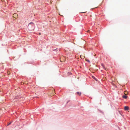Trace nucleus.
I'll return each instance as SVG.
<instances>
[{"label":"nucleus","mask_w":130,"mask_h":130,"mask_svg":"<svg viewBox=\"0 0 130 130\" xmlns=\"http://www.w3.org/2000/svg\"><path fill=\"white\" fill-rule=\"evenodd\" d=\"M28 28L30 30L34 29V23L32 22L29 23L28 25Z\"/></svg>","instance_id":"obj_1"},{"label":"nucleus","mask_w":130,"mask_h":130,"mask_svg":"<svg viewBox=\"0 0 130 130\" xmlns=\"http://www.w3.org/2000/svg\"><path fill=\"white\" fill-rule=\"evenodd\" d=\"M10 73V72H8V74H9Z\"/></svg>","instance_id":"obj_9"},{"label":"nucleus","mask_w":130,"mask_h":130,"mask_svg":"<svg viewBox=\"0 0 130 130\" xmlns=\"http://www.w3.org/2000/svg\"><path fill=\"white\" fill-rule=\"evenodd\" d=\"M13 17H14L16 18L18 17L17 14L16 13H14L13 15Z\"/></svg>","instance_id":"obj_2"},{"label":"nucleus","mask_w":130,"mask_h":130,"mask_svg":"<svg viewBox=\"0 0 130 130\" xmlns=\"http://www.w3.org/2000/svg\"><path fill=\"white\" fill-rule=\"evenodd\" d=\"M86 61H88V62H90V61L89 60H86Z\"/></svg>","instance_id":"obj_8"},{"label":"nucleus","mask_w":130,"mask_h":130,"mask_svg":"<svg viewBox=\"0 0 130 130\" xmlns=\"http://www.w3.org/2000/svg\"><path fill=\"white\" fill-rule=\"evenodd\" d=\"M128 92L126 91H125L124 92V93L125 95H126L127 94H128Z\"/></svg>","instance_id":"obj_5"},{"label":"nucleus","mask_w":130,"mask_h":130,"mask_svg":"<svg viewBox=\"0 0 130 130\" xmlns=\"http://www.w3.org/2000/svg\"><path fill=\"white\" fill-rule=\"evenodd\" d=\"M11 123H9V124L7 125V126H8V125H9Z\"/></svg>","instance_id":"obj_11"},{"label":"nucleus","mask_w":130,"mask_h":130,"mask_svg":"<svg viewBox=\"0 0 130 130\" xmlns=\"http://www.w3.org/2000/svg\"><path fill=\"white\" fill-rule=\"evenodd\" d=\"M4 0H1L2 1H3Z\"/></svg>","instance_id":"obj_12"},{"label":"nucleus","mask_w":130,"mask_h":130,"mask_svg":"<svg viewBox=\"0 0 130 130\" xmlns=\"http://www.w3.org/2000/svg\"><path fill=\"white\" fill-rule=\"evenodd\" d=\"M62 58H65L63 57H61L60 58V59H62Z\"/></svg>","instance_id":"obj_10"},{"label":"nucleus","mask_w":130,"mask_h":130,"mask_svg":"<svg viewBox=\"0 0 130 130\" xmlns=\"http://www.w3.org/2000/svg\"><path fill=\"white\" fill-rule=\"evenodd\" d=\"M127 97V96L126 95H124L122 96L123 98L125 99H126Z\"/></svg>","instance_id":"obj_4"},{"label":"nucleus","mask_w":130,"mask_h":130,"mask_svg":"<svg viewBox=\"0 0 130 130\" xmlns=\"http://www.w3.org/2000/svg\"><path fill=\"white\" fill-rule=\"evenodd\" d=\"M77 93L79 95H80L81 94V93L80 92H77Z\"/></svg>","instance_id":"obj_6"},{"label":"nucleus","mask_w":130,"mask_h":130,"mask_svg":"<svg viewBox=\"0 0 130 130\" xmlns=\"http://www.w3.org/2000/svg\"><path fill=\"white\" fill-rule=\"evenodd\" d=\"M124 109L125 110H128V107L127 106L124 107Z\"/></svg>","instance_id":"obj_3"},{"label":"nucleus","mask_w":130,"mask_h":130,"mask_svg":"<svg viewBox=\"0 0 130 130\" xmlns=\"http://www.w3.org/2000/svg\"><path fill=\"white\" fill-rule=\"evenodd\" d=\"M80 57H81V58H85V56H83V55H81V56H80Z\"/></svg>","instance_id":"obj_7"}]
</instances>
